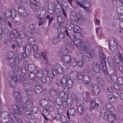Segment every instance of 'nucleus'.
Masks as SVG:
<instances>
[{
	"label": "nucleus",
	"instance_id": "nucleus-1",
	"mask_svg": "<svg viewBox=\"0 0 123 123\" xmlns=\"http://www.w3.org/2000/svg\"><path fill=\"white\" fill-rule=\"evenodd\" d=\"M101 113L103 119L105 120H108L110 123H113L117 119L116 116L114 113H111L108 114L105 108H101Z\"/></svg>",
	"mask_w": 123,
	"mask_h": 123
},
{
	"label": "nucleus",
	"instance_id": "nucleus-2",
	"mask_svg": "<svg viewBox=\"0 0 123 123\" xmlns=\"http://www.w3.org/2000/svg\"><path fill=\"white\" fill-rule=\"evenodd\" d=\"M13 54L12 52L9 51L6 53L5 56L6 59L9 60L10 65L12 67L14 66L15 65H18L19 63V59L18 57H16L14 59L12 58Z\"/></svg>",
	"mask_w": 123,
	"mask_h": 123
},
{
	"label": "nucleus",
	"instance_id": "nucleus-3",
	"mask_svg": "<svg viewBox=\"0 0 123 123\" xmlns=\"http://www.w3.org/2000/svg\"><path fill=\"white\" fill-rule=\"evenodd\" d=\"M23 66L21 68V71L24 74H26L29 72H33L34 71L35 65L33 64L28 65L27 61L25 60L23 63Z\"/></svg>",
	"mask_w": 123,
	"mask_h": 123
},
{
	"label": "nucleus",
	"instance_id": "nucleus-4",
	"mask_svg": "<svg viewBox=\"0 0 123 123\" xmlns=\"http://www.w3.org/2000/svg\"><path fill=\"white\" fill-rule=\"evenodd\" d=\"M12 79L9 81L10 85L12 84H15L17 81L20 82H22L24 79V77L22 75L19 74L16 76H14L12 77Z\"/></svg>",
	"mask_w": 123,
	"mask_h": 123
},
{
	"label": "nucleus",
	"instance_id": "nucleus-5",
	"mask_svg": "<svg viewBox=\"0 0 123 123\" xmlns=\"http://www.w3.org/2000/svg\"><path fill=\"white\" fill-rule=\"evenodd\" d=\"M90 47L89 43L87 42H85L80 48V52L81 54H85Z\"/></svg>",
	"mask_w": 123,
	"mask_h": 123
},
{
	"label": "nucleus",
	"instance_id": "nucleus-6",
	"mask_svg": "<svg viewBox=\"0 0 123 123\" xmlns=\"http://www.w3.org/2000/svg\"><path fill=\"white\" fill-rule=\"evenodd\" d=\"M120 48L121 49H120L118 53V55H116L114 56L115 62L117 64L120 62L121 59H123V50L121 47H120Z\"/></svg>",
	"mask_w": 123,
	"mask_h": 123
},
{
	"label": "nucleus",
	"instance_id": "nucleus-7",
	"mask_svg": "<svg viewBox=\"0 0 123 123\" xmlns=\"http://www.w3.org/2000/svg\"><path fill=\"white\" fill-rule=\"evenodd\" d=\"M76 3L78 5L86 10L87 9H89L90 7V3L87 1L83 2V4L78 1H76Z\"/></svg>",
	"mask_w": 123,
	"mask_h": 123
},
{
	"label": "nucleus",
	"instance_id": "nucleus-8",
	"mask_svg": "<svg viewBox=\"0 0 123 123\" xmlns=\"http://www.w3.org/2000/svg\"><path fill=\"white\" fill-rule=\"evenodd\" d=\"M12 108L17 113H19L23 109V106L20 103H18L16 105L13 104L12 106Z\"/></svg>",
	"mask_w": 123,
	"mask_h": 123
},
{
	"label": "nucleus",
	"instance_id": "nucleus-9",
	"mask_svg": "<svg viewBox=\"0 0 123 123\" xmlns=\"http://www.w3.org/2000/svg\"><path fill=\"white\" fill-rule=\"evenodd\" d=\"M9 123L11 122V123H23L21 119H19L17 121L12 113H11L10 114V117L9 118Z\"/></svg>",
	"mask_w": 123,
	"mask_h": 123
},
{
	"label": "nucleus",
	"instance_id": "nucleus-10",
	"mask_svg": "<svg viewBox=\"0 0 123 123\" xmlns=\"http://www.w3.org/2000/svg\"><path fill=\"white\" fill-rule=\"evenodd\" d=\"M101 104V101L100 99L98 98H96L95 100V102H92L91 103V106H90L91 109H94L96 110L97 106H99Z\"/></svg>",
	"mask_w": 123,
	"mask_h": 123
},
{
	"label": "nucleus",
	"instance_id": "nucleus-11",
	"mask_svg": "<svg viewBox=\"0 0 123 123\" xmlns=\"http://www.w3.org/2000/svg\"><path fill=\"white\" fill-rule=\"evenodd\" d=\"M5 13L6 16L8 18L11 17L14 18L16 16V13L14 11H11L9 9H8L5 11Z\"/></svg>",
	"mask_w": 123,
	"mask_h": 123
},
{
	"label": "nucleus",
	"instance_id": "nucleus-12",
	"mask_svg": "<svg viewBox=\"0 0 123 123\" xmlns=\"http://www.w3.org/2000/svg\"><path fill=\"white\" fill-rule=\"evenodd\" d=\"M33 103V100L30 98L28 99L26 101H23V102L24 107L26 109H29V108L31 107Z\"/></svg>",
	"mask_w": 123,
	"mask_h": 123
},
{
	"label": "nucleus",
	"instance_id": "nucleus-13",
	"mask_svg": "<svg viewBox=\"0 0 123 123\" xmlns=\"http://www.w3.org/2000/svg\"><path fill=\"white\" fill-rule=\"evenodd\" d=\"M18 11L19 14L25 17L27 15V12L24 7L19 6L18 7Z\"/></svg>",
	"mask_w": 123,
	"mask_h": 123
},
{
	"label": "nucleus",
	"instance_id": "nucleus-14",
	"mask_svg": "<svg viewBox=\"0 0 123 123\" xmlns=\"http://www.w3.org/2000/svg\"><path fill=\"white\" fill-rule=\"evenodd\" d=\"M63 41L68 48H73V44L70 38L68 37H66L64 39Z\"/></svg>",
	"mask_w": 123,
	"mask_h": 123
},
{
	"label": "nucleus",
	"instance_id": "nucleus-15",
	"mask_svg": "<svg viewBox=\"0 0 123 123\" xmlns=\"http://www.w3.org/2000/svg\"><path fill=\"white\" fill-rule=\"evenodd\" d=\"M67 79L66 77L63 76L61 78V80L59 79H57L56 80V82L57 84L59 85L61 84L62 85L68 84Z\"/></svg>",
	"mask_w": 123,
	"mask_h": 123
},
{
	"label": "nucleus",
	"instance_id": "nucleus-16",
	"mask_svg": "<svg viewBox=\"0 0 123 123\" xmlns=\"http://www.w3.org/2000/svg\"><path fill=\"white\" fill-rule=\"evenodd\" d=\"M110 49L113 52H115L117 49V44L113 40H111L110 42Z\"/></svg>",
	"mask_w": 123,
	"mask_h": 123
},
{
	"label": "nucleus",
	"instance_id": "nucleus-17",
	"mask_svg": "<svg viewBox=\"0 0 123 123\" xmlns=\"http://www.w3.org/2000/svg\"><path fill=\"white\" fill-rule=\"evenodd\" d=\"M82 41L81 39L75 36V38L73 39V43L77 47H78L81 44Z\"/></svg>",
	"mask_w": 123,
	"mask_h": 123
},
{
	"label": "nucleus",
	"instance_id": "nucleus-18",
	"mask_svg": "<svg viewBox=\"0 0 123 123\" xmlns=\"http://www.w3.org/2000/svg\"><path fill=\"white\" fill-rule=\"evenodd\" d=\"M100 64L96 62H94L92 63V69L96 73H98L100 70Z\"/></svg>",
	"mask_w": 123,
	"mask_h": 123
},
{
	"label": "nucleus",
	"instance_id": "nucleus-19",
	"mask_svg": "<svg viewBox=\"0 0 123 123\" xmlns=\"http://www.w3.org/2000/svg\"><path fill=\"white\" fill-rule=\"evenodd\" d=\"M77 72L74 70L71 71L69 74V77L70 79L74 80L77 78Z\"/></svg>",
	"mask_w": 123,
	"mask_h": 123
},
{
	"label": "nucleus",
	"instance_id": "nucleus-20",
	"mask_svg": "<svg viewBox=\"0 0 123 123\" xmlns=\"http://www.w3.org/2000/svg\"><path fill=\"white\" fill-rule=\"evenodd\" d=\"M56 74V71L54 69H53L52 71H49L47 74V75L49 80L52 79Z\"/></svg>",
	"mask_w": 123,
	"mask_h": 123
},
{
	"label": "nucleus",
	"instance_id": "nucleus-21",
	"mask_svg": "<svg viewBox=\"0 0 123 123\" xmlns=\"http://www.w3.org/2000/svg\"><path fill=\"white\" fill-rule=\"evenodd\" d=\"M75 113V111L74 109L72 107L69 108L67 110V115L68 118H69V115L73 116Z\"/></svg>",
	"mask_w": 123,
	"mask_h": 123
},
{
	"label": "nucleus",
	"instance_id": "nucleus-22",
	"mask_svg": "<svg viewBox=\"0 0 123 123\" xmlns=\"http://www.w3.org/2000/svg\"><path fill=\"white\" fill-rule=\"evenodd\" d=\"M23 49L25 50L26 55L29 56L31 52V48L30 45H26L23 47Z\"/></svg>",
	"mask_w": 123,
	"mask_h": 123
},
{
	"label": "nucleus",
	"instance_id": "nucleus-23",
	"mask_svg": "<svg viewBox=\"0 0 123 123\" xmlns=\"http://www.w3.org/2000/svg\"><path fill=\"white\" fill-rule=\"evenodd\" d=\"M62 123H74L72 120H70L67 121V118L64 116H62L61 117L60 119Z\"/></svg>",
	"mask_w": 123,
	"mask_h": 123
},
{
	"label": "nucleus",
	"instance_id": "nucleus-24",
	"mask_svg": "<svg viewBox=\"0 0 123 123\" xmlns=\"http://www.w3.org/2000/svg\"><path fill=\"white\" fill-rule=\"evenodd\" d=\"M53 27L55 29H57L58 31L60 30L62 31L64 29L65 30V28L63 26H61V25H60L57 23L54 24L53 25Z\"/></svg>",
	"mask_w": 123,
	"mask_h": 123
},
{
	"label": "nucleus",
	"instance_id": "nucleus-25",
	"mask_svg": "<svg viewBox=\"0 0 123 123\" xmlns=\"http://www.w3.org/2000/svg\"><path fill=\"white\" fill-rule=\"evenodd\" d=\"M77 61L76 59L74 58H73L71 59L68 64L69 66L72 67H75L77 65Z\"/></svg>",
	"mask_w": 123,
	"mask_h": 123
},
{
	"label": "nucleus",
	"instance_id": "nucleus-26",
	"mask_svg": "<svg viewBox=\"0 0 123 123\" xmlns=\"http://www.w3.org/2000/svg\"><path fill=\"white\" fill-rule=\"evenodd\" d=\"M100 89L98 85H94L93 87V93L95 95H97L99 92Z\"/></svg>",
	"mask_w": 123,
	"mask_h": 123
},
{
	"label": "nucleus",
	"instance_id": "nucleus-27",
	"mask_svg": "<svg viewBox=\"0 0 123 123\" xmlns=\"http://www.w3.org/2000/svg\"><path fill=\"white\" fill-rule=\"evenodd\" d=\"M55 70H56V72H57L60 74H62L63 73L62 68L59 64L56 65L55 66Z\"/></svg>",
	"mask_w": 123,
	"mask_h": 123
},
{
	"label": "nucleus",
	"instance_id": "nucleus-28",
	"mask_svg": "<svg viewBox=\"0 0 123 123\" xmlns=\"http://www.w3.org/2000/svg\"><path fill=\"white\" fill-rule=\"evenodd\" d=\"M1 117L3 118L6 119L7 118L9 119V118L10 117V115H8V112L6 111H4L2 112L1 114Z\"/></svg>",
	"mask_w": 123,
	"mask_h": 123
},
{
	"label": "nucleus",
	"instance_id": "nucleus-29",
	"mask_svg": "<svg viewBox=\"0 0 123 123\" xmlns=\"http://www.w3.org/2000/svg\"><path fill=\"white\" fill-rule=\"evenodd\" d=\"M68 52V49L65 47L62 48L59 51V53L62 55H64L67 54Z\"/></svg>",
	"mask_w": 123,
	"mask_h": 123
},
{
	"label": "nucleus",
	"instance_id": "nucleus-30",
	"mask_svg": "<svg viewBox=\"0 0 123 123\" xmlns=\"http://www.w3.org/2000/svg\"><path fill=\"white\" fill-rule=\"evenodd\" d=\"M49 93L50 95L54 97H55L57 96V92L54 89H50L49 90Z\"/></svg>",
	"mask_w": 123,
	"mask_h": 123
},
{
	"label": "nucleus",
	"instance_id": "nucleus-31",
	"mask_svg": "<svg viewBox=\"0 0 123 123\" xmlns=\"http://www.w3.org/2000/svg\"><path fill=\"white\" fill-rule=\"evenodd\" d=\"M62 61L65 62H68L70 60V57L68 55H64L62 57Z\"/></svg>",
	"mask_w": 123,
	"mask_h": 123
},
{
	"label": "nucleus",
	"instance_id": "nucleus-32",
	"mask_svg": "<svg viewBox=\"0 0 123 123\" xmlns=\"http://www.w3.org/2000/svg\"><path fill=\"white\" fill-rule=\"evenodd\" d=\"M29 78L31 80H33L34 79H35L34 80L36 84H37L38 82V79L36 78L35 79V74L33 72H30L29 74Z\"/></svg>",
	"mask_w": 123,
	"mask_h": 123
},
{
	"label": "nucleus",
	"instance_id": "nucleus-33",
	"mask_svg": "<svg viewBox=\"0 0 123 123\" xmlns=\"http://www.w3.org/2000/svg\"><path fill=\"white\" fill-rule=\"evenodd\" d=\"M39 103L40 105L42 107H44L46 106L48 104L47 100L44 98H42L40 99Z\"/></svg>",
	"mask_w": 123,
	"mask_h": 123
},
{
	"label": "nucleus",
	"instance_id": "nucleus-34",
	"mask_svg": "<svg viewBox=\"0 0 123 123\" xmlns=\"http://www.w3.org/2000/svg\"><path fill=\"white\" fill-rule=\"evenodd\" d=\"M77 109L78 112L80 114H82L84 111V108L81 105L78 106Z\"/></svg>",
	"mask_w": 123,
	"mask_h": 123
},
{
	"label": "nucleus",
	"instance_id": "nucleus-35",
	"mask_svg": "<svg viewBox=\"0 0 123 123\" xmlns=\"http://www.w3.org/2000/svg\"><path fill=\"white\" fill-rule=\"evenodd\" d=\"M69 99H68L67 101V102L66 101V100H64V101L63 102H62V106L63 108H66L68 106L67 104L68 105H70L72 104V102L71 101H69L70 102L69 103H68V101H69Z\"/></svg>",
	"mask_w": 123,
	"mask_h": 123
},
{
	"label": "nucleus",
	"instance_id": "nucleus-36",
	"mask_svg": "<svg viewBox=\"0 0 123 123\" xmlns=\"http://www.w3.org/2000/svg\"><path fill=\"white\" fill-rule=\"evenodd\" d=\"M14 98L19 101L21 99V95L18 92H15L14 93Z\"/></svg>",
	"mask_w": 123,
	"mask_h": 123
},
{
	"label": "nucleus",
	"instance_id": "nucleus-37",
	"mask_svg": "<svg viewBox=\"0 0 123 123\" xmlns=\"http://www.w3.org/2000/svg\"><path fill=\"white\" fill-rule=\"evenodd\" d=\"M15 43L17 46L20 47L22 44L21 39L19 37L17 38L16 39Z\"/></svg>",
	"mask_w": 123,
	"mask_h": 123
},
{
	"label": "nucleus",
	"instance_id": "nucleus-38",
	"mask_svg": "<svg viewBox=\"0 0 123 123\" xmlns=\"http://www.w3.org/2000/svg\"><path fill=\"white\" fill-rule=\"evenodd\" d=\"M31 8L35 11H37L38 9V6L36 3H31L30 4Z\"/></svg>",
	"mask_w": 123,
	"mask_h": 123
},
{
	"label": "nucleus",
	"instance_id": "nucleus-39",
	"mask_svg": "<svg viewBox=\"0 0 123 123\" xmlns=\"http://www.w3.org/2000/svg\"><path fill=\"white\" fill-rule=\"evenodd\" d=\"M107 98L110 102L114 103L115 101V98L113 96L110 94H108L107 95Z\"/></svg>",
	"mask_w": 123,
	"mask_h": 123
},
{
	"label": "nucleus",
	"instance_id": "nucleus-40",
	"mask_svg": "<svg viewBox=\"0 0 123 123\" xmlns=\"http://www.w3.org/2000/svg\"><path fill=\"white\" fill-rule=\"evenodd\" d=\"M107 109L109 111H112L114 110V108L109 103H107L106 104Z\"/></svg>",
	"mask_w": 123,
	"mask_h": 123
},
{
	"label": "nucleus",
	"instance_id": "nucleus-41",
	"mask_svg": "<svg viewBox=\"0 0 123 123\" xmlns=\"http://www.w3.org/2000/svg\"><path fill=\"white\" fill-rule=\"evenodd\" d=\"M26 93L29 95H32L33 92V89L31 88H29L26 89L25 90Z\"/></svg>",
	"mask_w": 123,
	"mask_h": 123
},
{
	"label": "nucleus",
	"instance_id": "nucleus-42",
	"mask_svg": "<svg viewBox=\"0 0 123 123\" xmlns=\"http://www.w3.org/2000/svg\"><path fill=\"white\" fill-rule=\"evenodd\" d=\"M0 23L1 25L5 26L7 24V22L6 20L3 18L0 17Z\"/></svg>",
	"mask_w": 123,
	"mask_h": 123
},
{
	"label": "nucleus",
	"instance_id": "nucleus-43",
	"mask_svg": "<svg viewBox=\"0 0 123 123\" xmlns=\"http://www.w3.org/2000/svg\"><path fill=\"white\" fill-rule=\"evenodd\" d=\"M17 31L15 30H12L10 36L13 39L17 37Z\"/></svg>",
	"mask_w": 123,
	"mask_h": 123
},
{
	"label": "nucleus",
	"instance_id": "nucleus-44",
	"mask_svg": "<svg viewBox=\"0 0 123 123\" xmlns=\"http://www.w3.org/2000/svg\"><path fill=\"white\" fill-rule=\"evenodd\" d=\"M84 79H83L82 80L84 84H91L90 82L87 80V79H89L88 77L86 76H84Z\"/></svg>",
	"mask_w": 123,
	"mask_h": 123
},
{
	"label": "nucleus",
	"instance_id": "nucleus-45",
	"mask_svg": "<svg viewBox=\"0 0 123 123\" xmlns=\"http://www.w3.org/2000/svg\"><path fill=\"white\" fill-rule=\"evenodd\" d=\"M25 112V114L26 117L28 118H30L32 116V114L31 112V111H29L28 109Z\"/></svg>",
	"mask_w": 123,
	"mask_h": 123
},
{
	"label": "nucleus",
	"instance_id": "nucleus-46",
	"mask_svg": "<svg viewBox=\"0 0 123 123\" xmlns=\"http://www.w3.org/2000/svg\"><path fill=\"white\" fill-rule=\"evenodd\" d=\"M111 78L112 81H116L117 78V77L115 73H114L113 74H111Z\"/></svg>",
	"mask_w": 123,
	"mask_h": 123
},
{
	"label": "nucleus",
	"instance_id": "nucleus-47",
	"mask_svg": "<svg viewBox=\"0 0 123 123\" xmlns=\"http://www.w3.org/2000/svg\"><path fill=\"white\" fill-rule=\"evenodd\" d=\"M82 59L84 62H88L90 60L89 57L86 55H83L82 56Z\"/></svg>",
	"mask_w": 123,
	"mask_h": 123
},
{
	"label": "nucleus",
	"instance_id": "nucleus-48",
	"mask_svg": "<svg viewBox=\"0 0 123 123\" xmlns=\"http://www.w3.org/2000/svg\"><path fill=\"white\" fill-rule=\"evenodd\" d=\"M83 73L81 71L79 72L78 74H77V78L78 79H83L84 76L83 75Z\"/></svg>",
	"mask_w": 123,
	"mask_h": 123
},
{
	"label": "nucleus",
	"instance_id": "nucleus-49",
	"mask_svg": "<svg viewBox=\"0 0 123 123\" xmlns=\"http://www.w3.org/2000/svg\"><path fill=\"white\" fill-rule=\"evenodd\" d=\"M59 42V39L57 38H54L52 40V44L54 45L57 44Z\"/></svg>",
	"mask_w": 123,
	"mask_h": 123
},
{
	"label": "nucleus",
	"instance_id": "nucleus-50",
	"mask_svg": "<svg viewBox=\"0 0 123 123\" xmlns=\"http://www.w3.org/2000/svg\"><path fill=\"white\" fill-rule=\"evenodd\" d=\"M57 20L59 22L63 24L65 22L64 18L62 16H59L57 18Z\"/></svg>",
	"mask_w": 123,
	"mask_h": 123
},
{
	"label": "nucleus",
	"instance_id": "nucleus-51",
	"mask_svg": "<svg viewBox=\"0 0 123 123\" xmlns=\"http://www.w3.org/2000/svg\"><path fill=\"white\" fill-rule=\"evenodd\" d=\"M98 83V84H104L103 82V80H102V78L99 76H97V77L96 80Z\"/></svg>",
	"mask_w": 123,
	"mask_h": 123
},
{
	"label": "nucleus",
	"instance_id": "nucleus-52",
	"mask_svg": "<svg viewBox=\"0 0 123 123\" xmlns=\"http://www.w3.org/2000/svg\"><path fill=\"white\" fill-rule=\"evenodd\" d=\"M78 21H83L85 18L84 16L80 14H79L77 16Z\"/></svg>",
	"mask_w": 123,
	"mask_h": 123
},
{
	"label": "nucleus",
	"instance_id": "nucleus-53",
	"mask_svg": "<svg viewBox=\"0 0 123 123\" xmlns=\"http://www.w3.org/2000/svg\"><path fill=\"white\" fill-rule=\"evenodd\" d=\"M102 57H101L100 58V60L101 61L100 62V63L101 64H102V63H104L105 64L106 63L105 61V56L104 54L103 53H102Z\"/></svg>",
	"mask_w": 123,
	"mask_h": 123
},
{
	"label": "nucleus",
	"instance_id": "nucleus-54",
	"mask_svg": "<svg viewBox=\"0 0 123 123\" xmlns=\"http://www.w3.org/2000/svg\"><path fill=\"white\" fill-rule=\"evenodd\" d=\"M109 58L107 59L109 65L111 67L113 66L114 64V62L113 59L110 60L108 59Z\"/></svg>",
	"mask_w": 123,
	"mask_h": 123
},
{
	"label": "nucleus",
	"instance_id": "nucleus-55",
	"mask_svg": "<svg viewBox=\"0 0 123 123\" xmlns=\"http://www.w3.org/2000/svg\"><path fill=\"white\" fill-rule=\"evenodd\" d=\"M65 36L64 33L61 31H59L58 33V36L60 38H62Z\"/></svg>",
	"mask_w": 123,
	"mask_h": 123
},
{
	"label": "nucleus",
	"instance_id": "nucleus-56",
	"mask_svg": "<svg viewBox=\"0 0 123 123\" xmlns=\"http://www.w3.org/2000/svg\"><path fill=\"white\" fill-rule=\"evenodd\" d=\"M56 111L57 113L59 114H62L64 112L63 111L62 108L60 107L57 108Z\"/></svg>",
	"mask_w": 123,
	"mask_h": 123
},
{
	"label": "nucleus",
	"instance_id": "nucleus-57",
	"mask_svg": "<svg viewBox=\"0 0 123 123\" xmlns=\"http://www.w3.org/2000/svg\"><path fill=\"white\" fill-rule=\"evenodd\" d=\"M77 65L80 68L83 65V62L81 60H77Z\"/></svg>",
	"mask_w": 123,
	"mask_h": 123
},
{
	"label": "nucleus",
	"instance_id": "nucleus-58",
	"mask_svg": "<svg viewBox=\"0 0 123 123\" xmlns=\"http://www.w3.org/2000/svg\"><path fill=\"white\" fill-rule=\"evenodd\" d=\"M73 30L74 32H78L79 31L80 28L78 26L75 25L74 27Z\"/></svg>",
	"mask_w": 123,
	"mask_h": 123
},
{
	"label": "nucleus",
	"instance_id": "nucleus-59",
	"mask_svg": "<svg viewBox=\"0 0 123 123\" xmlns=\"http://www.w3.org/2000/svg\"><path fill=\"white\" fill-rule=\"evenodd\" d=\"M102 70L104 73L106 75H107L108 74L107 68L106 66L104 65L102 67Z\"/></svg>",
	"mask_w": 123,
	"mask_h": 123
},
{
	"label": "nucleus",
	"instance_id": "nucleus-60",
	"mask_svg": "<svg viewBox=\"0 0 123 123\" xmlns=\"http://www.w3.org/2000/svg\"><path fill=\"white\" fill-rule=\"evenodd\" d=\"M56 104L59 106H61L62 104V100L59 98H58L56 99Z\"/></svg>",
	"mask_w": 123,
	"mask_h": 123
},
{
	"label": "nucleus",
	"instance_id": "nucleus-61",
	"mask_svg": "<svg viewBox=\"0 0 123 123\" xmlns=\"http://www.w3.org/2000/svg\"><path fill=\"white\" fill-rule=\"evenodd\" d=\"M49 111L46 109H44L43 111V116H47L49 114Z\"/></svg>",
	"mask_w": 123,
	"mask_h": 123
},
{
	"label": "nucleus",
	"instance_id": "nucleus-62",
	"mask_svg": "<svg viewBox=\"0 0 123 123\" xmlns=\"http://www.w3.org/2000/svg\"><path fill=\"white\" fill-rule=\"evenodd\" d=\"M35 39L32 37H30L28 39V42L31 44H34Z\"/></svg>",
	"mask_w": 123,
	"mask_h": 123
},
{
	"label": "nucleus",
	"instance_id": "nucleus-63",
	"mask_svg": "<svg viewBox=\"0 0 123 123\" xmlns=\"http://www.w3.org/2000/svg\"><path fill=\"white\" fill-rule=\"evenodd\" d=\"M58 95L60 98H63L65 95V93L63 91H61L59 92Z\"/></svg>",
	"mask_w": 123,
	"mask_h": 123
},
{
	"label": "nucleus",
	"instance_id": "nucleus-64",
	"mask_svg": "<svg viewBox=\"0 0 123 123\" xmlns=\"http://www.w3.org/2000/svg\"><path fill=\"white\" fill-rule=\"evenodd\" d=\"M28 28L30 30H33L35 28V26L33 24H30L28 26Z\"/></svg>",
	"mask_w": 123,
	"mask_h": 123
}]
</instances>
